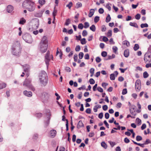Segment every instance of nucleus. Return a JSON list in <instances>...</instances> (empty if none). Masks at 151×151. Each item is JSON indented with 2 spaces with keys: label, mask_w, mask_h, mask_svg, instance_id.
<instances>
[{
  "label": "nucleus",
  "mask_w": 151,
  "mask_h": 151,
  "mask_svg": "<svg viewBox=\"0 0 151 151\" xmlns=\"http://www.w3.org/2000/svg\"><path fill=\"white\" fill-rule=\"evenodd\" d=\"M39 78L41 84L44 86H45L47 83L48 79L46 73L42 71L39 73Z\"/></svg>",
  "instance_id": "f257e3e1"
},
{
  "label": "nucleus",
  "mask_w": 151,
  "mask_h": 151,
  "mask_svg": "<svg viewBox=\"0 0 151 151\" xmlns=\"http://www.w3.org/2000/svg\"><path fill=\"white\" fill-rule=\"evenodd\" d=\"M12 54L15 55L19 56L21 53V47L20 42L19 41L15 42L12 46Z\"/></svg>",
  "instance_id": "f03ea898"
},
{
  "label": "nucleus",
  "mask_w": 151,
  "mask_h": 151,
  "mask_svg": "<svg viewBox=\"0 0 151 151\" xmlns=\"http://www.w3.org/2000/svg\"><path fill=\"white\" fill-rule=\"evenodd\" d=\"M39 21L38 20L33 21L32 23L31 27L29 28V30L31 31H32L36 29L39 26Z\"/></svg>",
  "instance_id": "7ed1b4c3"
},
{
  "label": "nucleus",
  "mask_w": 151,
  "mask_h": 151,
  "mask_svg": "<svg viewBox=\"0 0 151 151\" xmlns=\"http://www.w3.org/2000/svg\"><path fill=\"white\" fill-rule=\"evenodd\" d=\"M144 60L145 63H150L151 61V53L149 52L146 53L144 57Z\"/></svg>",
  "instance_id": "20e7f679"
},
{
  "label": "nucleus",
  "mask_w": 151,
  "mask_h": 151,
  "mask_svg": "<svg viewBox=\"0 0 151 151\" xmlns=\"http://www.w3.org/2000/svg\"><path fill=\"white\" fill-rule=\"evenodd\" d=\"M23 39L27 42L31 43L32 42V38L29 34L26 33L23 36Z\"/></svg>",
  "instance_id": "39448f33"
},
{
  "label": "nucleus",
  "mask_w": 151,
  "mask_h": 151,
  "mask_svg": "<svg viewBox=\"0 0 151 151\" xmlns=\"http://www.w3.org/2000/svg\"><path fill=\"white\" fill-rule=\"evenodd\" d=\"M51 58H53L52 55H51L50 56V52L49 51H48L46 54L45 56V62L47 66H48V65H49V63L50 60V59Z\"/></svg>",
  "instance_id": "423d86ee"
},
{
  "label": "nucleus",
  "mask_w": 151,
  "mask_h": 151,
  "mask_svg": "<svg viewBox=\"0 0 151 151\" xmlns=\"http://www.w3.org/2000/svg\"><path fill=\"white\" fill-rule=\"evenodd\" d=\"M48 46V45L40 44V49L41 52L43 53L45 52L47 50Z\"/></svg>",
  "instance_id": "0eeeda50"
},
{
  "label": "nucleus",
  "mask_w": 151,
  "mask_h": 151,
  "mask_svg": "<svg viewBox=\"0 0 151 151\" xmlns=\"http://www.w3.org/2000/svg\"><path fill=\"white\" fill-rule=\"evenodd\" d=\"M35 8V5L34 3L33 2H31L28 6L27 9L30 12H32L33 11Z\"/></svg>",
  "instance_id": "6e6552de"
},
{
  "label": "nucleus",
  "mask_w": 151,
  "mask_h": 151,
  "mask_svg": "<svg viewBox=\"0 0 151 151\" xmlns=\"http://www.w3.org/2000/svg\"><path fill=\"white\" fill-rule=\"evenodd\" d=\"M135 88L137 91H139L141 89V81L140 80L136 81L135 83Z\"/></svg>",
  "instance_id": "1a4fd4ad"
},
{
  "label": "nucleus",
  "mask_w": 151,
  "mask_h": 151,
  "mask_svg": "<svg viewBox=\"0 0 151 151\" xmlns=\"http://www.w3.org/2000/svg\"><path fill=\"white\" fill-rule=\"evenodd\" d=\"M40 44L47 45H48V40L47 37L44 36L42 38Z\"/></svg>",
  "instance_id": "9d476101"
},
{
  "label": "nucleus",
  "mask_w": 151,
  "mask_h": 151,
  "mask_svg": "<svg viewBox=\"0 0 151 151\" xmlns=\"http://www.w3.org/2000/svg\"><path fill=\"white\" fill-rule=\"evenodd\" d=\"M31 2L30 0H26L24 1L22 4V6L24 8L27 9Z\"/></svg>",
  "instance_id": "9b49d317"
},
{
  "label": "nucleus",
  "mask_w": 151,
  "mask_h": 151,
  "mask_svg": "<svg viewBox=\"0 0 151 151\" xmlns=\"http://www.w3.org/2000/svg\"><path fill=\"white\" fill-rule=\"evenodd\" d=\"M31 81L30 79H26L23 83V86H25L26 87L30 86V84Z\"/></svg>",
  "instance_id": "f8f14e48"
},
{
  "label": "nucleus",
  "mask_w": 151,
  "mask_h": 151,
  "mask_svg": "<svg viewBox=\"0 0 151 151\" xmlns=\"http://www.w3.org/2000/svg\"><path fill=\"white\" fill-rule=\"evenodd\" d=\"M56 134V132L55 130L52 129L50 132V137L52 138L54 137Z\"/></svg>",
  "instance_id": "ddd939ff"
},
{
  "label": "nucleus",
  "mask_w": 151,
  "mask_h": 151,
  "mask_svg": "<svg viewBox=\"0 0 151 151\" xmlns=\"http://www.w3.org/2000/svg\"><path fill=\"white\" fill-rule=\"evenodd\" d=\"M24 94L28 97H31L32 95V93L31 91H27L26 90H25L23 92Z\"/></svg>",
  "instance_id": "4468645a"
},
{
  "label": "nucleus",
  "mask_w": 151,
  "mask_h": 151,
  "mask_svg": "<svg viewBox=\"0 0 151 151\" xmlns=\"http://www.w3.org/2000/svg\"><path fill=\"white\" fill-rule=\"evenodd\" d=\"M13 10V7L12 6L9 5H8L7 8V11L9 13L11 12Z\"/></svg>",
  "instance_id": "2eb2a0df"
},
{
  "label": "nucleus",
  "mask_w": 151,
  "mask_h": 151,
  "mask_svg": "<svg viewBox=\"0 0 151 151\" xmlns=\"http://www.w3.org/2000/svg\"><path fill=\"white\" fill-rule=\"evenodd\" d=\"M124 55L125 57L127 58L129 55V51L128 49L125 50L124 53Z\"/></svg>",
  "instance_id": "dca6fc26"
},
{
  "label": "nucleus",
  "mask_w": 151,
  "mask_h": 151,
  "mask_svg": "<svg viewBox=\"0 0 151 151\" xmlns=\"http://www.w3.org/2000/svg\"><path fill=\"white\" fill-rule=\"evenodd\" d=\"M42 15V12H37L35 13L34 14V16L36 17H40Z\"/></svg>",
  "instance_id": "f3484780"
},
{
  "label": "nucleus",
  "mask_w": 151,
  "mask_h": 151,
  "mask_svg": "<svg viewBox=\"0 0 151 151\" xmlns=\"http://www.w3.org/2000/svg\"><path fill=\"white\" fill-rule=\"evenodd\" d=\"M84 124H83L81 120H80L78 122V123L77 125V128L78 129L79 128L81 127H84Z\"/></svg>",
  "instance_id": "a211bd4d"
},
{
  "label": "nucleus",
  "mask_w": 151,
  "mask_h": 151,
  "mask_svg": "<svg viewBox=\"0 0 151 151\" xmlns=\"http://www.w3.org/2000/svg\"><path fill=\"white\" fill-rule=\"evenodd\" d=\"M95 10L93 9H91L90 10V12L88 14V16L90 17H91L93 15Z\"/></svg>",
  "instance_id": "6ab92c4d"
},
{
  "label": "nucleus",
  "mask_w": 151,
  "mask_h": 151,
  "mask_svg": "<svg viewBox=\"0 0 151 151\" xmlns=\"http://www.w3.org/2000/svg\"><path fill=\"white\" fill-rule=\"evenodd\" d=\"M26 20L24 18H22L20 19L19 23L20 24L23 25L26 23Z\"/></svg>",
  "instance_id": "aec40b11"
},
{
  "label": "nucleus",
  "mask_w": 151,
  "mask_h": 151,
  "mask_svg": "<svg viewBox=\"0 0 151 151\" xmlns=\"http://www.w3.org/2000/svg\"><path fill=\"white\" fill-rule=\"evenodd\" d=\"M24 71L25 72L28 71L29 68V65H26L23 66Z\"/></svg>",
  "instance_id": "412c9836"
},
{
  "label": "nucleus",
  "mask_w": 151,
  "mask_h": 151,
  "mask_svg": "<svg viewBox=\"0 0 151 151\" xmlns=\"http://www.w3.org/2000/svg\"><path fill=\"white\" fill-rule=\"evenodd\" d=\"M115 55L114 54H112L111 56V55H109L108 56V58H106L105 59V60H108L111 59L113 58H115Z\"/></svg>",
  "instance_id": "4be33fe9"
},
{
  "label": "nucleus",
  "mask_w": 151,
  "mask_h": 151,
  "mask_svg": "<svg viewBox=\"0 0 151 151\" xmlns=\"http://www.w3.org/2000/svg\"><path fill=\"white\" fill-rule=\"evenodd\" d=\"M129 25L132 26H133L137 28L138 27V25L136 23L130 22L129 23Z\"/></svg>",
  "instance_id": "5701e85b"
},
{
  "label": "nucleus",
  "mask_w": 151,
  "mask_h": 151,
  "mask_svg": "<svg viewBox=\"0 0 151 151\" xmlns=\"http://www.w3.org/2000/svg\"><path fill=\"white\" fill-rule=\"evenodd\" d=\"M101 146L105 149L107 148V144L104 142H102L101 143Z\"/></svg>",
  "instance_id": "b1692460"
},
{
  "label": "nucleus",
  "mask_w": 151,
  "mask_h": 151,
  "mask_svg": "<svg viewBox=\"0 0 151 151\" xmlns=\"http://www.w3.org/2000/svg\"><path fill=\"white\" fill-rule=\"evenodd\" d=\"M57 12V10L55 9V8H54L53 11L52 13V14L53 15V18H54V19H55V16L56 15Z\"/></svg>",
  "instance_id": "393cba45"
},
{
  "label": "nucleus",
  "mask_w": 151,
  "mask_h": 151,
  "mask_svg": "<svg viewBox=\"0 0 151 151\" xmlns=\"http://www.w3.org/2000/svg\"><path fill=\"white\" fill-rule=\"evenodd\" d=\"M82 6V4L81 3V2H79L77 3L76 4V7L77 9H78L79 7H81Z\"/></svg>",
  "instance_id": "a878e982"
},
{
  "label": "nucleus",
  "mask_w": 151,
  "mask_h": 151,
  "mask_svg": "<svg viewBox=\"0 0 151 151\" xmlns=\"http://www.w3.org/2000/svg\"><path fill=\"white\" fill-rule=\"evenodd\" d=\"M90 30L93 32H95L96 30V27L93 24L90 27Z\"/></svg>",
  "instance_id": "bb28decb"
},
{
  "label": "nucleus",
  "mask_w": 151,
  "mask_h": 151,
  "mask_svg": "<svg viewBox=\"0 0 151 151\" xmlns=\"http://www.w3.org/2000/svg\"><path fill=\"white\" fill-rule=\"evenodd\" d=\"M111 20V17H110V15L109 14H108L107 16L106 17V22H108Z\"/></svg>",
  "instance_id": "cd10ccee"
},
{
  "label": "nucleus",
  "mask_w": 151,
  "mask_h": 151,
  "mask_svg": "<svg viewBox=\"0 0 151 151\" xmlns=\"http://www.w3.org/2000/svg\"><path fill=\"white\" fill-rule=\"evenodd\" d=\"M6 86V84L5 83H0V89L5 88Z\"/></svg>",
  "instance_id": "c85d7f7f"
},
{
  "label": "nucleus",
  "mask_w": 151,
  "mask_h": 151,
  "mask_svg": "<svg viewBox=\"0 0 151 151\" xmlns=\"http://www.w3.org/2000/svg\"><path fill=\"white\" fill-rule=\"evenodd\" d=\"M82 44L84 45L86 44V39L85 38H83L80 40Z\"/></svg>",
  "instance_id": "c756f323"
},
{
  "label": "nucleus",
  "mask_w": 151,
  "mask_h": 151,
  "mask_svg": "<svg viewBox=\"0 0 151 151\" xmlns=\"http://www.w3.org/2000/svg\"><path fill=\"white\" fill-rule=\"evenodd\" d=\"M123 44L124 45H127V47H128L129 46V43L127 41L125 40L123 42Z\"/></svg>",
  "instance_id": "7c9ffc66"
},
{
  "label": "nucleus",
  "mask_w": 151,
  "mask_h": 151,
  "mask_svg": "<svg viewBox=\"0 0 151 151\" xmlns=\"http://www.w3.org/2000/svg\"><path fill=\"white\" fill-rule=\"evenodd\" d=\"M139 48V46L138 44H135L134 47V49L135 51H136Z\"/></svg>",
  "instance_id": "2f4dec72"
},
{
  "label": "nucleus",
  "mask_w": 151,
  "mask_h": 151,
  "mask_svg": "<svg viewBox=\"0 0 151 151\" xmlns=\"http://www.w3.org/2000/svg\"><path fill=\"white\" fill-rule=\"evenodd\" d=\"M72 6L73 3L72 2H70L68 4L66 5V6L67 7H68L69 9H70Z\"/></svg>",
  "instance_id": "473e14b6"
},
{
  "label": "nucleus",
  "mask_w": 151,
  "mask_h": 151,
  "mask_svg": "<svg viewBox=\"0 0 151 151\" xmlns=\"http://www.w3.org/2000/svg\"><path fill=\"white\" fill-rule=\"evenodd\" d=\"M143 76L144 78H146L148 77L149 75L147 73L146 71H145L143 73Z\"/></svg>",
  "instance_id": "72a5a7b5"
},
{
  "label": "nucleus",
  "mask_w": 151,
  "mask_h": 151,
  "mask_svg": "<svg viewBox=\"0 0 151 151\" xmlns=\"http://www.w3.org/2000/svg\"><path fill=\"white\" fill-rule=\"evenodd\" d=\"M140 26L142 28H143L145 27H148V26L147 24V23H145L141 24Z\"/></svg>",
  "instance_id": "f704fd0d"
},
{
  "label": "nucleus",
  "mask_w": 151,
  "mask_h": 151,
  "mask_svg": "<svg viewBox=\"0 0 151 151\" xmlns=\"http://www.w3.org/2000/svg\"><path fill=\"white\" fill-rule=\"evenodd\" d=\"M99 20V17L96 16L94 19V22L95 23L97 22Z\"/></svg>",
  "instance_id": "c9c22d12"
},
{
  "label": "nucleus",
  "mask_w": 151,
  "mask_h": 151,
  "mask_svg": "<svg viewBox=\"0 0 151 151\" xmlns=\"http://www.w3.org/2000/svg\"><path fill=\"white\" fill-rule=\"evenodd\" d=\"M110 79L111 80H115V77L114 74L112 73L110 75Z\"/></svg>",
  "instance_id": "e433bc0d"
},
{
  "label": "nucleus",
  "mask_w": 151,
  "mask_h": 151,
  "mask_svg": "<svg viewBox=\"0 0 151 151\" xmlns=\"http://www.w3.org/2000/svg\"><path fill=\"white\" fill-rule=\"evenodd\" d=\"M39 2L41 5L44 4L45 2V0H39Z\"/></svg>",
  "instance_id": "4c0bfd02"
},
{
  "label": "nucleus",
  "mask_w": 151,
  "mask_h": 151,
  "mask_svg": "<svg viewBox=\"0 0 151 151\" xmlns=\"http://www.w3.org/2000/svg\"><path fill=\"white\" fill-rule=\"evenodd\" d=\"M84 27L83 24L82 23L79 24L78 26V27L79 29H82Z\"/></svg>",
  "instance_id": "58836bf2"
},
{
  "label": "nucleus",
  "mask_w": 151,
  "mask_h": 151,
  "mask_svg": "<svg viewBox=\"0 0 151 151\" xmlns=\"http://www.w3.org/2000/svg\"><path fill=\"white\" fill-rule=\"evenodd\" d=\"M70 20L69 19H66L65 21V25L66 26H68L70 23Z\"/></svg>",
  "instance_id": "ea45409f"
},
{
  "label": "nucleus",
  "mask_w": 151,
  "mask_h": 151,
  "mask_svg": "<svg viewBox=\"0 0 151 151\" xmlns=\"http://www.w3.org/2000/svg\"><path fill=\"white\" fill-rule=\"evenodd\" d=\"M136 122L138 124H139V125L141 124V120L138 118H137L136 119Z\"/></svg>",
  "instance_id": "a19ab883"
},
{
  "label": "nucleus",
  "mask_w": 151,
  "mask_h": 151,
  "mask_svg": "<svg viewBox=\"0 0 151 151\" xmlns=\"http://www.w3.org/2000/svg\"><path fill=\"white\" fill-rule=\"evenodd\" d=\"M136 139L137 141H140L142 139V138L141 136L138 135L136 137Z\"/></svg>",
  "instance_id": "79ce46f5"
},
{
  "label": "nucleus",
  "mask_w": 151,
  "mask_h": 151,
  "mask_svg": "<svg viewBox=\"0 0 151 151\" xmlns=\"http://www.w3.org/2000/svg\"><path fill=\"white\" fill-rule=\"evenodd\" d=\"M65 120L66 121V130L67 131H68L69 129L68 127V119H66Z\"/></svg>",
  "instance_id": "37998d69"
},
{
  "label": "nucleus",
  "mask_w": 151,
  "mask_h": 151,
  "mask_svg": "<svg viewBox=\"0 0 151 151\" xmlns=\"http://www.w3.org/2000/svg\"><path fill=\"white\" fill-rule=\"evenodd\" d=\"M87 31L86 30H84L82 32V35L83 37L86 36L87 35Z\"/></svg>",
  "instance_id": "c03bdc74"
},
{
  "label": "nucleus",
  "mask_w": 151,
  "mask_h": 151,
  "mask_svg": "<svg viewBox=\"0 0 151 151\" xmlns=\"http://www.w3.org/2000/svg\"><path fill=\"white\" fill-rule=\"evenodd\" d=\"M84 28H88L89 26V24L88 22H85L84 23Z\"/></svg>",
  "instance_id": "a18cd8bd"
},
{
  "label": "nucleus",
  "mask_w": 151,
  "mask_h": 151,
  "mask_svg": "<svg viewBox=\"0 0 151 151\" xmlns=\"http://www.w3.org/2000/svg\"><path fill=\"white\" fill-rule=\"evenodd\" d=\"M79 57L80 59H82L83 56V53L82 52H80L79 53Z\"/></svg>",
  "instance_id": "49530a36"
},
{
  "label": "nucleus",
  "mask_w": 151,
  "mask_h": 151,
  "mask_svg": "<svg viewBox=\"0 0 151 151\" xmlns=\"http://www.w3.org/2000/svg\"><path fill=\"white\" fill-rule=\"evenodd\" d=\"M101 55L103 57H105L107 55V53L106 51H103L101 52Z\"/></svg>",
  "instance_id": "de8ad7c7"
},
{
  "label": "nucleus",
  "mask_w": 151,
  "mask_h": 151,
  "mask_svg": "<svg viewBox=\"0 0 151 151\" xmlns=\"http://www.w3.org/2000/svg\"><path fill=\"white\" fill-rule=\"evenodd\" d=\"M112 31L111 30H109L107 34V36L108 37H110L111 36Z\"/></svg>",
  "instance_id": "09e8293b"
},
{
  "label": "nucleus",
  "mask_w": 151,
  "mask_h": 151,
  "mask_svg": "<svg viewBox=\"0 0 151 151\" xmlns=\"http://www.w3.org/2000/svg\"><path fill=\"white\" fill-rule=\"evenodd\" d=\"M89 82L91 84H94L95 83V81L93 78H91L90 79Z\"/></svg>",
  "instance_id": "8fccbe9b"
},
{
  "label": "nucleus",
  "mask_w": 151,
  "mask_h": 151,
  "mask_svg": "<svg viewBox=\"0 0 151 151\" xmlns=\"http://www.w3.org/2000/svg\"><path fill=\"white\" fill-rule=\"evenodd\" d=\"M140 15L139 14H137L135 16V18L137 20H139L140 19Z\"/></svg>",
  "instance_id": "3c124183"
},
{
  "label": "nucleus",
  "mask_w": 151,
  "mask_h": 151,
  "mask_svg": "<svg viewBox=\"0 0 151 151\" xmlns=\"http://www.w3.org/2000/svg\"><path fill=\"white\" fill-rule=\"evenodd\" d=\"M106 7L108 9L109 11H110L111 10V7L110 6V4L109 3H107L106 6Z\"/></svg>",
  "instance_id": "603ef678"
},
{
  "label": "nucleus",
  "mask_w": 151,
  "mask_h": 151,
  "mask_svg": "<svg viewBox=\"0 0 151 151\" xmlns=\"http://www.w3.org/2000/svg\"><path fill=\"white\" fill-rule=\"evenodd\" d=\"M112 49L113 50V51L115 53H116V52L118 50V48H117V47L115 46H114L112 48Z\"/></svg>",
  "instance_id": "864d4df0"
},
{
  "label": "nucleus",
  "mask_w": 151,
  "mask_h": 151,
  "mask_svg": "<svg viewBox=\"0 0 151 151\" xmlns=\"http://www.w3.org/2000/svg\"><path fill=\"white\" fill-rule=\"evenodd\" d=\"M81 49V47L79 45H77L75 48V50L77 51H79Z\"/></svg>",
  "instance_id": "5fc2aeb1"
},
{
  "label": "nucleus",
  "mask_w": 151,
  "mask_h": 151,
  "mask_svg": "<svg viewBox=\"0 0 151 151\" xmlns=\"http://www.w3.org/2000/svg\"><path fill=\"white\" fill-rule=\"evenodd\" d=\"M74 60L75 62H77V61L78 55L77 54H75L74 56Z\"/></svg>",
  "instance_id": "6e6d98bb"
},
{
  "label": "nucleus",
  "mask_w": 151,
  "mask_h": 151,
  "mask_svg": "<svg viewBox=\"0 0 151 151\" xmlns=\"http://www.w3.org/2000/svg\"><path fill=\"white\" fill-rule=\"evenodd\" d=\"M101 60L100 58L99 57H97L96 58V61L97 63H99L100 62Z\"/></svg>",
  "instance_id": "4d7b16f0"
},
{
  "label": "nucleus",
  "mask_w": 151,
  "mask_h": 151,
  "mask_svg": "<svg viewBox=\"0 0 151 151\" xmlns=\"http://www.w3.org/2000/svg\"><path fill=\"white\" fill-rule=\"evenodd\" d=\"M97 89L100 92H103V89L100 87H98L97 88Z\"/></svg>",
  "instance_id": "13d9d810"
},
{
  "label": "nucleus",
  "mask_w": 151,
  "mask_h": 151,
  "mask_svg": "<svg viewBox=\"0 0 151 151\" xmlns=\"http://www.w3.org/2000/svg\"><path fill=\"white\" fill-rule=\"evenodd\" d=\"M108 106L106 105H104L103 106L102 108L104 110L106 111L108 109Z\"/></svg>",
  "instance_id": "bf43d9fd"
},
{
  "label": "nucleus",
  "mask_w": 151,
  "mask_h": 151,
  "mask_svg": "<svg viewBox=\"0 0 151 151\" xmlns=\"http://www.w3.org/2000/svg\"><path fill=\"white\" fill-rule=\"evenodd\" d=\"M99 13L102 14L104 12V10L103 8H100L99 10Z\"/></svg>",
  "instance_id": "052dcab7"
},
{
  "label": "nucleus",
  "mask_w": 151,
  "mask_h": 151,
  "mask_svg": "<svg viewBox=\"0 0 151 151\" xmlns=\"http://www.w3.org/2000/svg\"><path fill=\"white\" fill-rule=\"evenodd\" d=\"M127 93V89L126 88H124L123 90L122 91V94L123 95H125Z\"/></svg>",
  "instance_id": "680f3d73"
},
{
  "label": "nucleus",
  "mask_w": 151,
  "mask_h": 151,
  "mask_svg": "<svg viewBox=\"0 0 151 151\" xmlns=\"http://www.w3.org/2000/svg\"><path fill=\"white\" fill-rule=\"evenodd\" d=\"M108 85V83H103L102 84V86L104 88H106V87Z\"/></svg>",
  "instance_id": "e2e57ef3"
},
{
  "label": "nucleus",
  "mask_w": 151,
  "mask_h": 151,
  "mask_svg": "<svg viewBox=\"0 0 151 151\" xmlns=\"http://www.w3.org/2000/svg\"><path fill=\"white\" fill-rule=\"evenodd\" d=\"M103 114L102 112H101L99 114V115L98 117L100 119H101L103 117Z\"/></svg>",
  "instance_id": "0e129e2a"
},
{
  "label": "nucleus",
  "mask_w": 151,
  "mask_h": 151,
  "mask_svg": "<svg viewBox=\"0 0 151 151\" xmlns=\"http://www.w3.org/2000/svg\"><path fill=\"white\" fill-rule=\"evenodd\" d=\"M109 114L108 113H106L105 114V117L106 119H108L109 118Z\"/></svg>",
  "instance_id": "69168bd1"
},
{
  "label": "nucleus",
  "mask_w": 151,
  "mask_h": 151,
  "mask_svg": "<svg viewBox=\"0 0 151 151\" xmlns=\"http://www.w3.org/2000/svg\"><path fill=\"white\" fill-rule=\"evenodd\" d=\"M91 109L90 108L87 109L86 111V112L87 114H90L91 113Z\"/></svg>",
  "instance_id": "338daca9"
},
{
  "label": "nucleus",
  "mask_w": 151,
  "mask_h": 151,
  "mask_svg": "<svg viewBox=\"0 0 151 151\" xmlns=\"http://www.w3.org/2000/svg\"><path fill=\"white\" fill-rule=\"evenodd\" d=\"M145 67L147 68H151V63L147 64L145 65Z\"/></svg>",
  "instance_id": "774afa93"
}]
</instances>
